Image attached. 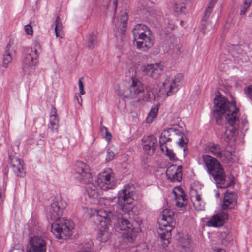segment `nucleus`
<instances>
[{"instance_id":"nucleus-1","label":"nucleus","mask_w":252,"mask_h":252,"mask_svg":"<svg viewBox=\"0 0 252 252\" xmlns=\"http://www.w3.org/2000/svg\"><path fill=\"white\" fill-rule=\"evenodd\" d=\"M133 195L132 187L129 185H125L119 191L115 204L111 205L108 209L99 210L90 208L91 215L94 222L100 224L101 227L106 228L109 225L111 219L117 220L116 229L124 231L122 233L123 241L126 243H132L135 241L138 229L135 228L129 220L123 217L132 210Z\"/></svg>"},{"instance_id":"nucleus-2","label":"nucleus","mask_w":252,"mask_h":252,"mask_svg":"<svg viewBox=\"0 0 252 252\" xmlns=\"http://www.w3.org/2000/svg\"><path fill=\"white\" fill-rule=\"evenodd\" d=\"M239 108L236 106L235 102H229L222 95H216L214 99L213 116L216 123L220 124L222 117H225L232 128L227 129L222 135L226 142H229L231 137L236 136L238 128L239 118L237 112Z\"/></svg>"},{"instance_id":"nucleus-3","label":"nucleus","mask_w":252,"mask_h":252,"mask_svg":"<svg viewBox=\"0 0 252 252\" xmlns=\"http://www.w3.org/2000/svg\"><path fill=\"white\" fill-rule=\"evenodd\" d=\"M67 204L63 199L54 200L51 204L48 215L50 220H55L51 225V231L60 239H67L71 236L74 228L73 222L63 218L60 219L63 210Z\"/></svg>"},{"instance_id":"nucleus-4","label":"nucleus","mask_w":252,"mask_h":252,"mask_svg":"<svg viewBox=\"0 0 252 252\" xmlns=\"http://www.w3.org/2000/svg\"><path fill=\"white\" fill-rule=\"evenodd\" d=\"M202 158L207 167V171L217 184L223 185L224 188L234 184L233 178L228 183H225V173L220 163L214 158L208 155H203Z\"/></svg>"},{"instance_id":"nucleus-5","label":"nucleus","mask_w":252,"mask_h":252,"mask_svg":"<svg viewBox=\"0 0 252 252\" xmlns=\"http://www.w3.org/2000/svg\"><path fill=\"white\" fill-rule=\"evenodd\" d=\"M158 222L159 226V236L161 241H165L164 244L167 246L170 243L169 239L171 236V231L175 225L174 212L171 209H164L158 219Z\"/></svg>"},{"instance_id":"nucleus-6","label":"nucleus","mask_w":252,"mask_h":252,"mask_svg":"<svg viewBox=\"0 0 252 252\" xmlns=\"http://www.w3.org/2000/svg\"><path fill=\"white\" fill-rule=\"evenodd\" d=\"M134 44L138 49L146 51L154 44V37L149 28L145 25L138 24L135 26L132 31Z\"/></svg>"},{"instance_id":"nucleus-7","label":"nucleus","mask_w":252,"mask_h":252,"mask_svg":"<svg viewBox=\"0 0 252 252\" xmlns=\"http://www.w3.org/2000/svg\"><path fill=\"white\" fill-rule=\"evenodd\" d=\"M144 91L143 84L139 80L132 78V83L126 90L124 85L119 86L117 94L125 98H134Z\"/></svg>"},{"instance_id":"nucleus-8","label":"nucleus","mask_w":252,"mask_h":252,"mask_svg":"<svg viewBox=\"0 0 252 252\" xmlns=\"http://www.w3.org/2000/svg\"><path fill=\"white\" fill-rule=\"evenodd\" d=\"M74 178L80 183L86 184L92 181L93 175L88 165L82 161H78L75 165Z\"/></svg>"},{"instance_id":"nucleus-9","label":"nucleus","mask_w":252,"mask_h":252,"mask_svg":"<svg viewBox=\"0 0 252 252\" xmlns=\"http://www.w3.org/2000/svg\"><path fill=\"white\" fill-rule=\"evenodd\" d=\"M98 187L104 190L112 189L115 187L116 182L112 174L111 169H107L100 173L95 180Z\"/></svg>"},{"instance_id":"nucleus-10","label":"nucleus","mask_w":252,"mask_h":252,"mask_svg":"<svg viewBox=\"0 0 252 252\" xmlns=\"http://www.w3.org/2000/svg\"><path fill=\"white\" fill-rule=\"evenodd\" d=\"M170 136L172 140L176 141L177 144L183 148L184 156L187 153V144L189 142L188 138L186 137L184 133L180 130L173 127L168 128Z\"/></svg>"},{"instance_id":"nucleus-11","label":"nucleus","mask_w":252,"mask_h":252,"mask_svg":"<svg viewBox=\"0 0 252 252\" xmlns=\"http://www.w3.org/2000/svg\"><path fill=\"white\" fill-rule=\"evenodd\" d=\"M164 68L163 63L160 62L144 66L143 71L147 76L157 79L161 76Z\"/></svg>"},{"instance_id":"nucleus-12","label":"nucleus","mask_w":252,"mask_h":252,"mask_svg":"<svg viewBox=\"0 0 252 252\" xmlns=\"http://www.w3.org/2000/svg\"><path fill=\"white\" fill-rule=\"evenodd\" d=\"M27 252H46V243L41 236L31 237Z\"/></svg>"},{"instance_id":"nucleus-13","label":"nucleus","mask_w":252,"mask_h":252,"mask_svg":"<svg viewBox=\"0 0 252 252\" xmlns=\"http://www.w3.org/2000/svg\"><path fill=\"white\" fill-rule=\"evenodd\" d=\"M85 184L87 185L86 191L90 199V202L94 204L99 203L102 191L93 182V180Z\"/></svg>"},{"instance_id":"nucleus-14","label":"nucleus","mask_w":252,"mask_h":252,"mask_svg":"<svg viewBox=\"0 0 252 252\" xmlns=\"http://www.w3.org/2000/svg\"><path fill=\"white\" fill-rule=\"evenodd\" d=\"M37 58L32 53H29L28 50H25V55L22 60V67L25 73H30L32 71L35 65V61Z\"/></svg>"},{"instance_id":"nucleus-15","label":"nucleus","mask_w":252,"mask_h":252,"mask_svg":"<svg viewBox=\"0 0 252 252\" xmlns=\"http://www.w3.org/2000/svg\"><path fill=\"white\" fill-rule=\"evenodd\" d=\"M228 219L227 213L222 212L219 214L213 215L207 221V225L209 227H220L223 225Z\"/></svg>"},{"instance_id":"nucleus-16","label":"nucleus","mask_w":252,"mask_h":252,"mask_svg":"<svg viewBox=\"0 0 252 252\" xmlns=\"http://www.w3.org/2000/svg\"><path fill=\"white\" fill-rule=\"evenodd\" d=\"M167 179L172 182H180L182 177V166H172L167 168L166 172Z\"/></svg>"},{"instance_id":"nucleus-17","label":"nucleus","mask_w":252,"mask_h":252,"mask_svg":"<svg viewBox=\"0 0 252 252\" xmlns=\"http://www.w3.org/2000/svg\"><path fill=\"white\" fill-rule=\"evenodd\" d=\"M237 204V195L234 193L227 191L224 195L223 203L222 208L224 210L233 208Z\"/></svg>"},{"instance_id":"nucleus-18","label":"nucleus","mask_w":252,"mask_h":252,"mask_svg":"<svg viewBox=\"0 0 252 252\" xmlns=\"http://www.w3.org/2000/svg\"><path fill=\"white\" fill-rule=\"evenodd\" d=\"M12 170L15 175L19 178H23L26 171L23 167L24 162L18 158H12L11 160Z\"/></svg>"},{"instance_id":"nucleus-19","label":"nucleus","mask_w":252,"mask_h":252,"mask_svg":"<svg viewBox=\"0 0 252 252\" xmlns=\"http://www.w3.org/2000/svg\"><path fill=\"white\" fill-rule=\"evenodd\" d=\"M183 79V75L181 73L177 74L175 76L170 85L169 90L167 92V96H171L178 91L182 85Z\"/></svg>"},{"instance_id":"nucleus-20","label":"nucleus","mask_w":252,"mask_h":252,"mask_svg":"<svg viewBox=\"0 0 252 252\" xmlns=\"http://www.w3.org/2000/svg\"><path fill=\"white\" fill-rule=\"evenodd\" d=\"M157 140L153 135H149L145 138L143 143V149L148 154L153 153L156 150Z\"/></svg>"},{"instance_id":"nucleus-21","label":"nucleus","mask_w":252,"mask_h":252,"mask_svg":"<svg viewBox=\"0 0 252 252\" xmlns=\"http://www.w3.org/2000/svg\"><path fill=\"white\" fill-rule=\"evenodd\" d=\"M49 121L50 124L48 125V128L52 132H57L59 127V119L57 114V109L54 106L51 107Z\"/></svg>"},{"instance_id":"nucleus-22","label":"nucleus","mask_w":252,"mask_h":252,"mask_svg":"<svg viewBox=\"0 0 252 252\" xmlns=\"http://www.w3.org/2000/svg\"><path fill=\"white\" fill-rule=\"evenodd\" d=\"M207 150L209 153L218 158H221L223 157L222 149L219 144L214 143H210L207 146Z\"/></svg>"},{"instance_id":"nucleus-23","label":"nucleus","mask_w":252,"mask_h":252,"mask_svg":"<svg viewBox=\"0 0 252 252\" xmlns=\"http://www.w3.org/2000/svg\"><path fill=\"white\" fill-rule=\"evenodd\" d=\"M170 141H171V138L170 136L168 129L164 130L159 138V146L163 152H164L165 146H166V143Z\"/></svg>"},{"instance_id":"nucleus-24","label":"nucleus","mask_w":252,"mask_h":252,"mask_svg":"<svg viewBox=\"0 0 252 252\" xmlns=\"http://www.w3.org/2000/svg\"><path fill=\"white\" fill-rule=\"evenodd\" d=\"M10 46V44H8L7 45L5 51L3 54V57L2 58V64L4 68H7L12 61V58L11 57V53L9 51Z\"/></svg>"},{"instance_id":"nucleus-25","label":"nucleus","mask_w":252,"mask_h":252,"mask_svg":"<svg viewBox=\"0 0 252 252\" xmlns=\"http://www.w3.org/2000/svg\"><path fill=\"white\" fill-rule=\"evenodd\" d=\"M99 228L103 230H100L97 234V239L100 242H105L109 239V233L106 230L108 228V225H107L106 228L101 227L100 224H97L94 222Z\"/></svg>"},{"instance_id":"nucleus-26","label":"nucleus","mask_w":252,"mask_h":252,"mask_svg":"<svg viewBox=\"0 0 252 252\" xmlns=\"http://www.w3.org/2000/svg\"><path fill=\"white\" fill-rule=\"evenodd\" d=\"M97 37L93 33L89 34L87 38V47L89 49L94 48L97 44Z\"/></svg>"},{"instance_id":"nucleus-27","label":"nucleus","mask_w":252,"mask_h":252,"mask_svg":"<svg viewBox=\"0 0 252 252\" xmlns=\"http://www.w3.org/2000/svg\"><path fill=\"white\" fill-rule=\"evenodd\" d=\"M217 0H211L209 4L205 9L204 14L202 18V22H205L207 18L210 16L211 12Z\"/></svg>"},{"instance_id":"nucleus-28","label":"nucleus","mask_w":252,"mask_h":252,"mask_svg":"<svg viewBox=\"0 0 252 252\" xmlns=\"http://www.w3.org/2000/svg\"><path fill=\"white\" fill-rule=\"evenodd\" d=\"M26 50H28L29 53H32L33 55L38 57L41 51V46L37 42H34L33 47H28Z\"/></svg>"},{"instance_id":"nucleus-29","label":"nucleus","mask_w":252,"mask_h":252,"mask_svg":"<svg viewBox=\"0 0 252 252\" xmlns=\"http://www.w3.org/2000/svg\"><path fill=\"white\" fill-rule=\"evenodd\" d=\"M128 20V16L126 12H122V14L120 16V22L121 24H122V27L121 29V30L122 31V33L123 34H124L125 32L126 31V22Z\"/></svg>"},{"instance_id":"nucleus-30","label":"nucleus","mask_w":252,"mask_h":252,"mask_svg":"<svg viewBox=\"0 0 252 252\" xmlns=\"http://www.w3.org/2000/svg\"><path fill=\"white\" fill-rule=\"evenodd\" d=\"M158 110V108L157 107H152L146 118V122L147 123H151L153 122L154 119L155 118L157 115Z\"/></svg>"},{"instance_id":"nucleus-31","label":"nucleus","mask_w":252,"mask_h":252,"mask_svg":"<svg viewBox=\"0 0 252 252\" xmlns=\"http://www.w3.org/2000/svg\"><path fill=\"white\" fill-rule=\"evenodd\" d=\"M164 149H165V155L168 157L170 160L176 161L178 160L177 157L172 150L169 149L167 146H165Z\"/></svg>"},{"instance_id":"nucleus-32","label":"nucleus","mask_w":252,"mask_h":252,"mask_svg":"<svg viewBox=\"0 0 252 252\" xmlns=\"http://www.w3.org/2000/svg\"><path fill=\"white\" fill-rule=\"evenodd\" d=\"M55 32L57 37L60 36V32H61V22L59 16H57L55 20Z\"/></svg>"},{"instance_id":"nucleus-33","label":"nucleus","mask_w":252,"mask_h":252,"mask_svg":"<svg viewBox=\"0 0 252 252\" xmlns=\"http://www.w3.org/2000/svg\"><path fill=\"white\" fill-rule=\"evenodd\" d=\"M174 10L175 11L179 14H185L186 13V8L185 6V4H175L174 6Z\"/></svg>"},{"instance_id":"nucleus-34","label":"nucleus","mask_w":252,"mask_h":252,"mask_svg":"<svg viewBox=\"0 0 252 252\" xmlns=\"http://www.w3.org/2000/svg\"><path fill=\"white\" fill-rule=\"evenodd\" d=\"M244 92L246 96L252 101V85L245 87Z\"/></svg>"},{"instance_id":"nucleus-35","label":"nucleus","mask_w":252,"mask_h":252,"mask_svg":"<svg viewBox=\"0 0 252 252\" xmlns=\"http://www.w3.org/2000/svg\"><path fill=\"white\" fill-rule=\"evenodd\" d=\"M114 156L115 154L113 151L109 148L108 149L106 152V161L107 162L111 161L114 159Z\"/></svg>"},{"instance_id":"nucleus-36","label":"nucleus","mask_w":252,"mask_h":252,"mask_svg":"<svg viewBox=\"0 0 252 252\" xmlns=\"http://www.w3.org/2000/svg\"><path fill=\"white\" fill-rule=\"evenodd\" d=\"M251 2L248 1V0H245L244 2V5L240 10V15H243L245 14L246 11L249 7Z\"/></svg>"},{"instance_id":"nucleus-37","label":"nucleus","mask_w":252,"mask_h":252,"mask_svg":"<svg viewBox=\"0 0 252 252\" xmlns=\"http://www.w3.org/2000/svg\"><path fill=\"white\" fill-rule=\"evenodd\" d=\"M193 205L195 209L199 211L204 210V203L201 200V202H193Z\"/></svg>"},{"instance_id":"nucleus-38","label":"nucleus","mask_w":252,"mask_h":252,"mask_svg":"<svg viewBox=\"0 0 252 252\" xmlns=\"http://www.w3.org/2000/svg\"><path fill=\"white\" fill-rule=\"evenodd\" d=\"M25 31L26 32V33L28 35H31L33 33V30L32 27L29 25L28 24L26 26H25Z\"/></svg>"},{"instance_id":"nucleus-39","label":"nucleus","mask_w":252,"mask_h":252,"mask_svg":"<svg viewBox=\"0 0 252 252\" xmlns=\"http://www.w3.org/2000/svg\"><path fill=\"white\" fill-rule=\"evenodd\" d=\"M78 86H79L80 94H85V91L84 90L83 84V82L81 80V79H80L79 80Z\"/></svg>"},{"instance_id":"nucleus-40","label":"nucleus","mask_w":252,"mask_h":252,"mask_svg":"<svg viewBox=\"0 0 252 252\" xmlns=\"http://www.w3.org/2000/svg\"><path fill=\"white\" fill-rule=\"evenodd\" d=\"M105 134V138L108 141H109L111 139L112 135L111 133L108 131V129L104 132Z\"/></svg>"},{"instance_id":"nucleus-41","label":"nucleus","mask_w":252,"mask_h":252,"mask_svg":"<svg viewBox=\"0 0 252 252\" xmlns=\"http://www.w3.org/2000/svg\"><path fill=\"white\" fill-rule=\"evenodd\" d=\"M195 192H196V194L194 196L195 200L194 202H201V200H201L200 195L198 193H197V191L196 190H195Z\"/></svg>"},{"instance_id":"nucleus-42","label":"nucleus","mask_w":252,"mask_h":252,"mask_svg":"<svg viewBox=\"0 0 252 252\" xmlns=\"http://www.w3.org/2000/svg\"><path fill=\"white\" fill-rule=\"evenodd\" d=\"M4 199V195L2 193V189L0 188V205L3 202Z\"/></svg>"},{"instance_id":"nucleus-43","label":"nucleus","mask_w":252,"mask_h":252,"mask_svg":"<svg viewBox=\"0 0 252 252\" xmlns=\"http://www.w3.org/2000/svg\"><path fill=\"white\" fill-rule=\"evenodd\" d=\"M216 252H226L225 250L220 248H216L213 250Z\"/></svg>"},{"instance_id":"nucleus-44","label":"nucleus","mask_w":252,"mask_h":252,"mask_svg":"<svg viewBox=\"0 0 252 252\" xmlns=\"http://www.w3.org/2000/svg\"><path fill=\"white\" fill-rule=\"evenodd\" d=\"M76 99H77L78 103L80 104H81V103H82L81 96L79 94H78L77 95H76Z\"/></svg>"},{"instance_id":"nucleus-45","label":"nucleus","mask_w":252,"mask_h":252,"mask_svg":"<svg viewBox=\"0 0 252 252\" xmlns=\"http://www.w3.org/2000/svg\"><path fill=\"white\" fill-rule=\"evenodd\" d=\"M100 130L101 132H105L107 130V128L104 126H101L100 128Z\"/></svg>"},{"instance_id":"nucleus-46","label":"nucleus","mask_w":252,"mask_h":252,"mask_svg":"<svg viewBox=\"0 0 252 252\" xmlns=\"http://www.w3.org/2000/svg\"><path fill=\"white\" fill-rule=\"evenodd\" d=\"M45 137V135L44 133H42L40 134L39 138L40 140H44V138Z\"/></svg>"},{"instance_id":"nucleus-47","label":"nucleus","mask_w":252,"mask_h":252,"mask_svg":"<svg viewBox=\"0 0 252 252\" xmlns=\"http://www.w3.org/2000/svg\"><path fill=\"white\" fill-rule=\"evenodd\" d=\"M232 48L233 49H238V48H239V46L238 45H232Z\"/></svg>"},{"instance_id":"nucleus-48","label":"nucleus","mask_w":252,"mask_h":252,"mask_svg":"<svg viewBox=\"0 0 252 252\" xmlns=\"http://www.w3.org/2000/svg\"><path fill=\"white\" fill-rule=\"evenodd\" d=\"M20 251L18 249H14L13 250H11L10 252H18Z\"/></svg>"},{"instance_id":"nucleus-49","label":"nucleus","mask_w":252,"mask_h":252,"mask_svg":"<svg viewBox=\"0 0 252 252\" xmlns=\"http://www.w3.org/2000/svg\"><path fill=\"white\" fill-rule=\"evenodd\" d=\"M183 205L182 204H181L180 202H176V206H178V207H182Z\"/></svg>"},{"instance_id":"nucleus-50","label":"nucleus","mask_w":252,"mask_h":252,"mask_svg":"<svg viewBox=\"0 0 252 252\" xmlns=\"http://www.w3.org/2000/svg\"><path fill=\"white\" fill-rule=\"evenodd\" d=\"M60 142H61V141H60V140H57V141H56V142H55V144L56 145H58V143H59Z\"/></svg>"},{"instance_id":"nucleus-51","label":"nucleus","mask_w":252,"mask_h":252,"mask_svg":"<svg viewBox=\"0 0 252 252\" xmlns=\"http://www.w3.org/2000/svg\"><path fill=\"white\" fill-rule=\"evenodd\" d=\"M59 148L61 149V150H63V146L62 145H60L59 147Z\"/></svg>"},{"instance_id":"nucleus-52","label":"nucleus","mask_w":252,"mask_h":252,"mask_svg":"<svg viewBox=\"0 0 252 252\" xmlns=\"http://www.w3.org/2000/svg\"><path fill=\"white\" fill-rule=\"evenodd\" d=\"M165 82H164V83H163V85L164 86H165Z\"/></svg>"},{"instance_id":"nucleus-53","label":"nucleus","mask_w":252,"mask_h":252,"mask_svg":"<svg viewBox=\"0 0 252 252\" xmlns=\"http://www.w3.org/2000/svg\"><path fill=\"white\" fill-rule=\"evenodd\" d=\"M207 27L205 26V30H207Z\"/></svg>"},{"instance_id":"nucleus-54","label":"nucleus","mask_w":252,"mask_h":252,"mask_svg":"<svg viewBox=\"0 0 252 252\" xmlns=\"http://www.w3.org/2000/svg\"><path fill=\"white\" fill-rule=\"evenodd\" d=\"M182 199L183 200H184V197L182 196Z\"/></svg>"},{"instance_id":"nucleus-55","label":"nucleus","mask_w":252,"mask_h":252,"mask_svg":"<svg viewBox=\"0 0 252 252\" xmlns=\"http://www.w3.org/2000/svg\"><path fill=\"white\" fill-rule=\"evenodd\" d=\"M231 155V153H229V156H230Z\"/></svg>"}]
</instances>
